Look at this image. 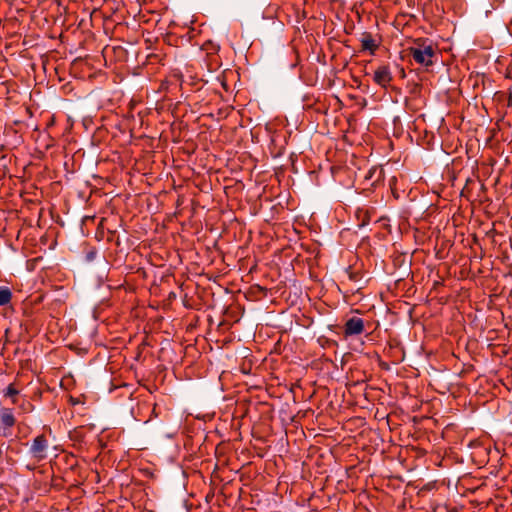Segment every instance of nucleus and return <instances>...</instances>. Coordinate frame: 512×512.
Returning <instances> with one entry per match:
<instances>
[{"mask_svg":"<svg viewBox=\"0 0 512 512\" xmlns=\"http://www.w3.org/2000/svg\"><path fill=\"white\" fill-rule=\"evenodd\" d=\"M357 277H358V274H357V273H355V272H349V278H350L351 280H356V279H357Z\"/></svg>","mask_w":512,"mask_h":512,"instance_id":"10","label":"nucleus"},{"mask_svg":"<svg viewBox=\"0 0 512 512\" xmlns=\"http://www.w3.org/2000/svg\"><path fill=\"white\" fill-rule=\"evenodd\" d=\"M365 331L364 320L360 317L353 316L346 320L343 326V333L345 338L357 336Z\"/></svg>","mask_w":512,"mask_h":512,"instance_id":"4","label":"nucleus"},{"mask_svg":"<svg viewBox=\"0 0 512 512\" xmlns=\"http://www.w3.org/2000/svg\"><path fill=\"white\" fill-rule=\"evenodd\" d=\"M12 292L6 286H0V306H5L11 302Z\"/></svg>","mask_w":512,"mask_h":512,"instance_id":"8","label":"nucleus"},{"mask_svg":"<svg viewBox=\"0 0 512 512\" xmlns=\"http://www.w3.org/2000/svg\"><path fill=\"white\" fill-rule=\"evenodd\" d=\"M19 394V390L15 387L14 384L8 385V387L4 390V396L11 399L12 404L17 403L16 396Z\"/></svg>","mask_w":512,"mask_h":512,"instance_id":"9","label":"nucleus"},{"mask_svg":"<svg viewBox=\"0 0 512 512\" xmlns=\"http://www.w3.org/2000/svg\"><path fill=\"white\" fill-rule=\"evenodd\" d=\"M156 409H157V404H154L153 408H152V412H151L154 417H158V413L156 412Z\"/></svg>","mask_w":512,"mask_h":512,"instance_id":"11","label":"nucleus"},{"mask_svg":"<svg viewBox=\"0 0 512 512\" xmlns=\"http://www.w3.org/2000/svg\"><path fill=\"white\" fill-rule=\"evenodd\" d=\"M400 75H401L402 78H404L406 76L405 71H404L403 68L401 69Z\"/></svg>","mask_w":512,"mask_h":512,"instance_id":"12","label":"nucleus"},{"mask_svg":"<svg viewBox=\"0 0 512 512\" xmlns=\"http://www.w3.org/2000/svg\"><path fill=\"white\" fill-rule=\"evenodd\" d=\"M408 51L416 63L426 67L434 64L433 58L436 56V51L427 40L421 38L415 40L414 46L410 47Z\"/></svg>","mask_w":512,"mask_h":512,"instance_id":"1","label":"nucleus"},{"mask_svg":"<svg viewBox=\"0 0 512 512\" xmlns=\"http://www.w3.org/2000/svg\"><path fill=\"white\" fill-rule=\"evenodd\" d=\"M372 79L377 86L383 89L390 87L391 82L393 81L390 66L385 64L379 65L374 71Z\"/></svg>","mask_w":512,"mask_h":512,"instance_id":"3","label":"nucleus"},{"mask_svg":"<svg viewBox=\"0 0 512 512\" xmlns=\"http://www.w3.org/2000/svg\"><path fill=\"white\" fill-rule=\"evenodd\" d=\"M366 218H367L366 220H363L361 226H364L365 224H367L369 222V218L368 217H366Z\"/></svg>","mask_w":512,"mask_h":512,"instance_id":"13","label":"nucleus"},{"mask_svg":"<svg viewBox=\"0 0 512 512\" xmlns=\"http://www.w3.org/2000/svg\"><path fill=\"white\" fill-rule=\"evenodd\" d=\"M384 179V171L380 167H372L368 170L367 174L364 177V182L371 187H376L380 181Z\"/></svg>","mask_w":512,"mask_h":512,"instance_id":"7","label":"nucleus"},{"mask_svg":"<svg viewBox=\"0 0 512 512\" xmlns=\"http://www.w3.org/2000/svg\"><path fill=\"white\" fill-rule=\"evenodd\" d=\"M16 423V418L13 409L3 407L0 410V424L3 429V436L8 437L11 435V429Z\"/></svg>","mask_w":512,"mask_h":512,"instance_id":"5","label":"nucleus"},{"mask_svg":"<svg viewBox=\"0 0 512 512\" xmlns=\"http://www.w3.org/2000/svg\"><path fill=\"white\" fill-rule=\"evenodd\" d=\"M49 441L47 436L42 433L33 438L30 447L29 454L36 462H41L48 457Z\"/></svg>","mask_w":512,"mask_h":512,"instance_id":"2","label":"nucleus"},{"mask_svg":"<svg viewBox=\"0 0 512 512\" xmlns=\"http://www.w3.org/2000/svg\"><path fill=\"white\" fill-rule=\"evenodd\" d=\"M359 41L361 43V51H368L370 55H375L380 45L370 32H363Z\"/></svg>","mask_w":512,"mask_h":512,"instance_id":"6","label":"nucleus"}]
</instances>
